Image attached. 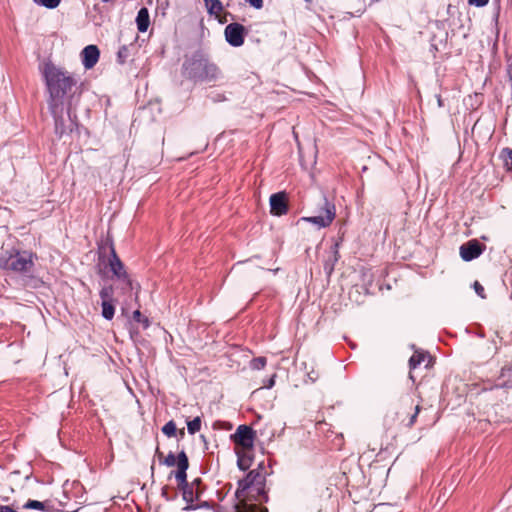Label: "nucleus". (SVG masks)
<instances>
[{
	"mask_svg": "<svg viewBox=\"0 0 512 512\" xmlns=\"http://www.w3.org/2000/svg\"><path fill=\"white\" fill-rule=\"evenodd\" d=\"M99 265L103 264L112 273L111 279L119 280L128 276L124 263L116 253L112 241L107 240L98 248Z\"/></svg>",
	"mask_w": 512,
	"mask_h": 512,
	"instance_id": "nucleus-5",
	"label": "nucleus"
},
{
	"mask_svg": "<svg viewBox=\"0 0 512 512\" xmlns=\"http://www.w3.org/2000/svg\"><path fill=\"white\" fill-rule=\"evenodd\" d=\"M252 7L260 9L263 7V0H246Z\"/></svg>",
	"mask_w": 512,
	"mask_h": 512,
	"instance_id": "nucleus-33",
	"label": "nucleus"
},
{
	"mask_svg": "<svg viewBox=\"0 0 512 512\" xmlns=\"http://www.w3.org/2000/svg\"><path fill=\"white\" fill-rule=\"evenodd\" d=\"M265 476L258 469L251 470L246 477L238 481V488L235 496L239 500L236 506V512H268L266 507L257 503H249L244 501L246 492L252 497H258L259 502H267L268 495L264 490Z\"/></svg>",
	"mask_w": 512,
	"mask_h": 512,
	"instance_id": "nucleus-3",
	"label": "nucleus"
},
{
	"mask_svg": "<svg viewBox=\"0 0 512 512\" xmlns=\"http://www.w3.org/2000/svg\"><path fill=\"white\" fill-rule=\"evenodd\" d=\"M203 1L207 8V12L210 15H214L216 18H218L220 23H225L227 21L226 18H223V19L221 18V14L224 11V7L220 0H203Z\"/></svg>",
	"mask_w": 512,
	"mask_h": 512,
	"instance_id": "nucleus-14",
	"label": "nucleus"
},
{
	"mask_svg": "<svg viewBox=\"0 0 512 512\" xmlns=\"http://www.w3.org/2000/svg\"><path fill=\"white\" fill-rule=\"evenodd\" d=\"M339 246V242L333 244V246L331 247V252L324 262V271L328 276H330L333 273L335 265L340 258Z\"/></svg>",
	"mask_w": 512,
	"mask_h": 512,
	"instance_id": "nucleus-13",
	"label": "nucleus"
},
{
	"mask_svg": "<svg viewBox=\"0 0 512 512\" xmlns=\"http://www.w3.org/2000/svg\"><path fill=\"white\" fill-rule=\"evenodd\" d=\"M473 289L479 297L482 299L486 298L484 287L478 281L473 283Z\"/></svg>",
	"mask_w": 512,
	"mask_h": 512,
	"instance_id": "nucleus-29",
	"label": "nucleus"
},
{
	"mask_svg": "<svg viewBox=\"0 0 512 512\" xmlns=\"http://www.w3.org/2000/svg\"><path fill=\"white\" fill-rule=\"evenodd\" d=\"M23 508L24 509H36V510H41V511H49L51 512V507L49 505V502L48 501H44V502H41V501H38V500H32V499H29L24 505H23Z\"/></svg>",
	"mask_w": 512,
	"mask_h": 512,
	"instance_id": "nucleus-18",
	"label": "nucleus"
},
{
	"mask_svg": "<svg viewBox=\"0 0 512 512\" xmlns=\"http://www.w3.org/2000/svg\"><path fill=\"white\" fill-rule=\"evenodd\" d=\"M503 167L507 172H512V162H503Z\"/></svg>",
	"mask_w": 512,
	"mask_h": 512,
	"instance_id": "nucleus-34",
	"label": "nucleus"
},
{
	"mask_svg": "<svg viewBox=\"0 0 512 512\" xmlns=\"http://www.w3.org/2000/svg\"><path fill=\"white\" fill-rule=\"evenodd\" d=\"M118 286L115 287L116 289H120L122 293L127 294L132 292L134 289H136V294L138 293V290L140 288L138 283H134L130 275L126 276L125 278H121L117 280Z\"/></svg>",
	"mask_w": 512,
	"mask_h": 512,
	"instance_id": "nucleus-16",
	"label": "nucleus"
},
{
	"mask_svg": "<svg viewBox=\"0 0 512 512\" xmlns=\"http://www.w3.org/2000/svg\"><path fill=\"white\" fill-rule=\"evenodd\" d=\"M129 55H130V52H129L128 46H126V45L121 46L117 53L118 63L124 64L126 62L127 58L129 57Z\"/></svg>",
	"mask_w": 512,
	"mask_h": 512,
	"instance_id": "nucleus-26",
	"label": "nucleus"
},
{
	"mask_svg": "<svg viewBox=\"0 0 512 512\" xmlns=\"http://www.w3.org/2000/svg\"><path fill=\"white\" fill-rule=\"evenodd\" d=\"M317 215L303 217L302 220L316 225L318 228L329 227L336 217V207L333 202L329 201L326 196L322 197L321 203L317 210Z\"/></svg>",
	"mask_w": 512,
	"mask_h": 512,
	"instance_id": "nucleus-6",
	"label": "nucleus"
},
{
	"mask_svg": "<svg viewBox=\"0 0 512 512\" xmlns=\"http://www.w3.org/2000/svg\"><path fill=\"white\" fill-rule=\"evenodd\" d=\"M501 160H512V149L504 148L500 153Z\"/></svg>",
	"mask_w": 512,
	"mask_h": 512,
	"instance_id": "nucleus-30",
	"label": "nucleus"
},
{
	"mask_svg": "<svg viewBox=\"0 0 512 512\" xmlns=\"http://www.w3.org/2000/svg\"><path fill=\"white\" fill-rule=\"evenodd\" d=\"M201 429V418L199 416L195 417L193 420L187 422V430L188 433L194 435Z\"/></svg>",
	"mask_w": 512,
	"mask_h": 512,
	"instance_id": "nucleus-22",
	"label": "nucleus"
},
{
	"mask_svg": "<svg viewBox=\"0 0 512 512\" xmlns=\"http://www.w3.org/2000/svg\"><path fill=\"white\" fill-rule=\"evenodd\" d=\"M176 431H177V428H176V424L174 423V421H169L167 422L163 427H162V432L168 436V437H173L176 435Z\"/></svg>",
	"mask_w": 512,
	"mask_h": 512,
	"instance_id": "nucleus-25",
	"label": "nucleus"
},
{
	"mask_svg": "<svg viewBox=\"0 0 512 512\" xmlns=\"http://www.w3.org/2000/svg\"><path fill=\"white\" fill-rule=\"evenodd\" d=\"M232 441L243 449H251L254 445L255 431L247 425H239L231 435Z\"/></svg>",
	"mask_w": 512,
	"mask_h": 512,
	"instance_id": "nucleus-8",
	"label": "nucleus"
},
{
	"mask_svg": "<svg viewBox=\"0 0 512 512\" xmlns=\"http://www.w3.org/2000/svg\"><path fill=\"white\" fill-rule=\"evenodd\" d=\"M182 74L194 81L212 82L220 77L221 71L214 62L210 61L206 54L196 51L185 59L182 65Z\"/></svg>",
	"mask_w": 512,
	"mask_h": 512,
	"instance_id": "nucleus-4",
	"label": "nucleus"
},
{
	"mask_svg": "<svg viewBox=\"0 0 512 512\" xmlns=\"http://www.w3.org/2000/svg\"><path fill=\"white\" fill-rule=\"evenodd\" d=\"M237 465H238L239 469L243 470V471L247 470L250 466L249 460H245L242 458H238Z\"/></svg>",
	"mask_w": 512,
	"mask_h": 512,
	"instance_id": "nucleus-31",
	"label": "nucleus"
},
{
	"mask_svg": "<svg viewBox=\"0 0 512 512\" xmlns=\"http://www.w3.org/2000/svg\"><path fill=\"white\" fill-rule=\"evenodd\" d=\"M133 320L141 323L144 329L150 326V321L147 317L143 316L139 310L133 312Z\"/></svg>",
	"mask_w": 512,
	"mask_h": 512,
	"instance_id": "nucleus-23",
	"label": "nucleus"
},
{
	"mask_svg": "<svg viewBox=\"0 0 512 512\" xmlns=\"http://www.w3.org/2000/svg\"><path fill=\"white\" fill-rule=\"evenodd\" d=\"M68 512H77V510H74V511H68Z\"/></svg>",
	"mask_w": 512,
	"mask_h": 512,
	"instance_id": "nucleus-37",
	"label": "nucleus"
},
{
	"mask_svg": "<svg viewBox=\"0 0 512 512\" xmlns=\"http://www.w3.org/2000/svg\"><path fill=\"white\" fill-rule=\"evenodd\" d=\"M274 383H275V380H274V377H272L270 380H269V383L267 385V388H272L274 386Z\"/></svg>",
	"mask_w": 512,
	"mask_h": 512,
	"instance_id": "nucleus-36",
	"label": "nucleus"
},
{
	"mask_svg": "<svg viewBox=\"0 0 512 512\" xmlns=\"http://www.w3.org/2000/svg\"><path fill=\"white\" fill-rule=\"evenodd\" d=\"M6 266L9 270L20 274H30L33 271V254L27 251L17 252L11 255Z\"/></svg>",
	"mask_w": 512,
	"mask_h": 512,
	"instance_id": "nucleus-7",
	"label": "nucleus"
},
{
	"mask_svg": "<svg viewBox=\"0 0 512 512\" xmlns=\"http://www.w3.org/2000/svg\"><path fill=\"white\" fill-rule=\"evenodd\" d=\"M35 3L42 5L46 8L53 9L56 8L61 0H33Z\"/></svg>",
	"mask_w": 512,
	"mask_h": 512,
	"instance_id": "nucleus-27",
	"label": "nucleus"
},
{
	"mask_svg": "<svg viewBox=\"0 0 512 512\" xmlns=\"http://www.w3.org/2000/svg\"><path fill=\"white\" fill-rule=\"evenodd\" d=\"M156 454L159 457V459L162 458L163 454L159 451V448L156 449ZM160 462L166 466H174L178 463V456L176 457L174 453L169 452L168 455L164 458V460H160Z\"/></svg>",
	"mask_w": 512,
	"mask_h": 512,
	"instance_id": "nucleus-21",
	"label": "nucleus"
},
{
	"mask_svg": "<svg viewBox=\"0 0 512 512\" xmlns=\"http://www.w3.org/2000/svg\"><path fill=\"white\" fill-rule=\"evenodd\" d=\"M420 409H421L420 405L415 406L413 414H411L408 422L405 424L406 427L411 428L415 424L417 416L420 412Z\"/></svg>",
	"mask_w": 512,
	"mask_h": 512,
	"instance_id": "nucleus-28",
	"label": "nucleus"
},
{
	"mask_svg": "<svg viewBox=\"0 0 512 512\" xmlns=\"http://www.w3.org/2000/svg\"><path fill=\"white\" fill-rule=\"evenodd\" d=\"M267 359L265 357L253 358L250 362V367L253 370H261L266 366Z\"/></svg>",
	"mask_w": 512,
	"mask_h": 512,
	"instance_id": "nucleus-24",
	"label": "nucleus"
},
{
	"mask_svg": "<svg viewBox=\"0 0 512 512\" xmlns=\"http://www.w3.org/2000/svg\"><path fill=\"white\" fill-rule=\"evenodd\" d=\"M136 24H137V29L140 32L147 31V29L150 25V16H149V11L146 7H143L138 11V14L136 17Z\"/></svg>",
	"mask_w": 512,
	"mask_h": 512,
	"instance_id": "nucleus-15",
	"label": "nucleus"
},
{
	"mask_svg": "<svg viewBox=\"0 0 512 512\" xmlns=\"http://www.w3.org/2000/svg\"><path fill=\"white\" fill-rule=\"evenodd\" d=\"M115 287L113 285H105L102 287V289L99 292V296L101 298V301H115L114 299V292Z\"/></svg>",
	"mask_w": 512,
	"mask_h": 512,
	"instance_id": "nucleus-20",
	"label": "nucleus"
},
{
	"mask_svg": "<svg viewBox=\"0 0 512 512\" xmlns=\"http://www.w3.org/2000/svg\"><path fill=\"white\" fill-rule=\"evenodd\" d=\"M226 41L233 47H239L243 45L246 29L239 23H230L225 27L224 30Z\"/></svg>",
	"mask_w": 512,
	"mask_h": 512,
	"instance_id": "nucleus-9",
	"label": "nucleus"
},
{
	"mask_svg": "<svg viewBox=\"0 0 512 512\" xmlns=\"http://www.w3.org/2000/svg\"><path fill=\"white\" fill-rule=\"evenodd\" d=\"M167 490H168V488H167V487H164V488L162 489V496H163V497H165V499L169 501V500H172V498L168 496V494H167Z\"/></svg>",
	"mask_w": 512,
	"mask_h": 512,
	"instance_id": "nucleus-35",
	"label": "nucleus"
},
{
	"mask_svg": "<svg viewBox=\"0 0 512 512\" xmlns=\"http://www.w3.org/2000/svg\"><path fill=\"white\" fill-rule=\"evenodd\" d=\"M270 212L275 216H282L288 212L285 192H278L270 196Z\"/></svg>",
	"mask_w": 512,
	"mask_h": 512,
	"instance_id": "nucleus-11",
	"label": "nucleus"
},
{
	"mask_svg": "<svg viewBox=\"0 0 512 512\" xmlns=\"http://www.w3.org/2000/svg\"><path fill=\"white\" fill-rule=\"evenodd\" d=\"M189 468V460L185 451L178 453L177 471L174 472V477L177 482V487L181 491L182 498L186 502L184 511H192L197 509H210L211 503L207 500H202L205 492V485L201 478H195L193 481H187V470ZM173 474V472H171Z\"/></svg>",
	"mask_w": 512,
	"mask_h": 512,
	"instance_id": "nucleus-2",
	"label": "nucleus"
},
{
	"mask_svg": "<svg viewBox=\"0 0 512 512\" xmlns=\"http://www.w3.org/2000/svg\"><path fill=\"white\" fill-rule=\"evenodd\" d=\"M43 76L49 93L48 107L55 120V130L62 136L65 132L63 110L65 106L70 108L74 97L80 94L79 79L51 62L44 65Z\"/></svg>",
	"mask_w": 512,
	"mask_h": 512,
	"instance_id": "nucleus-1",
	"label": "nucleus"
},
{
	"mask_svg": "<svg viewBox=\"0 0 512 512\" xmlns=\"http://www.w3.org/2000/svg\"><path fill=\"white\" fill-rule=\"evenodd\" d=\"M81 57L83 66L86 69H92L99 60V48L96 45H88L82 50Z\"/></svg>",
	"mask_w": 512,
	"mask_h": 512,
	"instance_id": "nucleus-12",
	"label": "nucleus"
},
{
	"mask_svg": "<svg viewBox=\"0 0 512 512\" xmlns=\"http://www.w3.org/2000/svg\"><path fill=\"white\" fill-rule=\"evenodd\" d=\"M101 315L106 320H112L115 315V301H101Z\"/></svg>",
	"mask_w": 512,
	"mask_h": 512,
	"instance_id": "nucleus-17",
	"label": "nucleus"
},
{
	"mask_svg": "<svg viewBox=\"0 0 512 512\" xmlns=\"http://www.w3.org/2000/svg\"><path fill=\"white\" fill-rule=\"evenodd\" d=\"M427 358V354L420 351H415V353L409 359V367L410 369H415L419 365H421L425 359Z\"/></svg>",
	"mask_w": 512,
	"mask_h": 512,
	"instance_id": "nucleus-19",
	"label": "nucleus"
},
{
	"mask_svg": "<svg viewBox=\"0 0 512 512\" xmlns=\"http://www.w3.org/2000/svg\"><path fill=\"white\" fill-rule=\"evenodd\" d=\"M489 0H468V3L470 5L476 6V7H483L487 5Z\"/></svg>",
	"mask_w": 512,
	"mask_h": 512,
	"instance_id": "nucleus-32",
	"label": "nucleus"
},
{
	"mask_svg": "<svg viewBox=\"0 0 512 512\" xmlns=\"http://www.w3.org/2000/svg\"><path fill=\"white\" fill-rule=\"evenodd\" d=\"M486 249V246L480 243L477 239L469 240L462 244L459 248L461 258L466 261H472L478 258Z\"/></svg>",
	"mask_w": 512,
	"mask_h": 512,
	"instance_id": "nucleus-10",
	"label": "nucleus"
}]
</instances>
